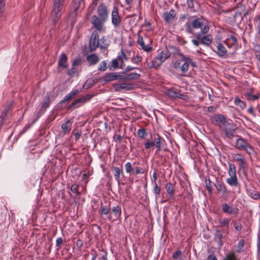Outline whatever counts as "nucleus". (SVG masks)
Returning a JSON list of instances; mask_svg holds the SVG:
<instances>
[{"label": "nucleus", "instance_id": "37", "mask_svg": "<svg viewBox=\"0 0 260 260\" xmlns=\"http://www.w3.org/2000/svg\"><path fill=\"white\" fill-rule=\"evenodd\" d=\"M140 76V74L135 73L127 74L125 77H123V79L131 80L138 78Z\"/></svg>", "mask_w": 260, "mask_h": 260}, {"label": "nucleus", "instance_id": "31", "mask_svg": "<svg viewBox=\"0 0 260 260\" xmlns=\"http://www.w3.org/2000/svg\"><path fill=\"white\" fill-rule=\"evenodd\" d=\"M230 219L228 218H220L218 220L219 226L228 228L229 226Z\"/></svg>", "mask_w": 260, "mask_h": 260}, {"label": "nucleus", "instance_id": "48", "mask_svg": "<svg viewBox=\"0 0 260 260\" xmlns=\"http://www.w3.org/2000/svg\"><path fill=\"white\" fill-rule=\"evenodd\" d=\"M224 260H237L235 255L234 253H230L226 254Z\"/></svg>", "mask_w": 260, "mask_h": 260}, {"label": "nucleus", "instance_id": "15", "mask_svg": "<svg viewBox=\"0 0 260 260\" xmlns=\"http://www.w3.org/2000/svg\"><path fill=\"white\" fill-rule=\"evenodd\" d=\"M215 185L217 191L221 194V197L224 199H226L229 196L230 191L227 190L224 183L217 181Z\"/></svg>", "mask_w": 260, "mask_h": 260}, {"label": "nucleus", "instance_id": "43", "mask_svg": "<svg viewBox=\"0 0 260 260\" xmlns=\"http://www.w3.org/2000/svg\"><path fill=\"white\" fill-rule=\"evenodd\" d=\"M50 103V96L47 95L45 97V100L42 104V108H47Z\"/></svg>", "mask_w": 260, "mask_h": 260}, {"label": "nucleus", "instance_id": "63", "mask_svg": "<svg viewBox=\"0 0 260 260\" xmlns=\"http://www.w3.org/2000/svg\"><path fill=\"white\" fill-rule=\"evenodd\" d=\"M181 254V252L180 251H177L173 254V258L176 259L180 256Z\"/></svg>", "mask_w": 260, "mask_h": 260}, {"label": "nucleus", "instance_id": "11", "mask_svg": "<svg viewBox=\"0 0 260 260\" xmlns=\"http://www.w3.org/2000/svg\"><path fill=\"white\" fill-rule=\"evenodd\" d=\"M221 129L225 132L227 138L232 139L235 136L236 126L234 123L227 122Z\"/></svg>", "mask_w": 260, "mask_h": 260}, {"label": "nucleus", "instance_id": "22", "mask_svg": "<svg viewBox=\"0 0 260 260\" xmlns=\"http://www.w3.org/2000/svg\"><path fill=\"white\" fill-rule=\"evenodd\" d=\"M78 93L79 91L77 89L72 90L64 97L63 100L60 102V103H68L74 98Z\"/></svg>", "mask_w": 260, "mask_h": 260}, {"label": "nucleus", "instance_id": "58", "mask_svg": "<svg viewBox=\"0 0 260 260\" xmlns=\"http://www.w3.org/2000/svg\"><path fill=\"white\" fill-rule=\"evenodd\" d=\"M142 60V57L139 55H137L136 57L132 58V61L134 63H138Z\"/></svg>", "mask_w": 260, "mask_h": 260}, {"label": "nucleus", "instance_id": "24", "mask_svg": "<svg viewBox=\"0 0 260 260\" xmlns=\"http://www.w3.org/2000/svg\"><path fill=\"white\" fill-rule=\"evenodd\" d=\"M216 53L219 57H223L227 55V50L222 43H219L217 46Z\"/></svg>", "mask_w": 260, "mask_h": 260}, {"label": "nucleus", "instance_id": "14", "mask_svg": "<svg viewBox=\"0 0 260 260\" xmlns=\"http://www.w3.org/2000/svg\"><path fill=\"white\" fill-rule=\"evenodd\" d=\"M90 96L86 95L85 97L79 98L74 101L72 104L69 106L68 110H73L78 108L83 105L87 100L90 99Z\"/></svg>", "mask_w": 260, "mask_h": 260}, {"label": "nucleus", "instance_id": "12", "mask_svg": "<svg viewBox=\"0 0 260 260\" xmlns=\"http://www.w3.org/2000/svg\"><path fill=\"white\" fill-rule=\"evenodd\" d=\"M122 21L121 17L119 15L118 10L117 7L113 8L111 13V22L114 27L116 28L120 26Z\"/></svg>", "mask_w": 260, "mask_h": 260}, {"label": "nucleus", "instance_id": "40", "mask_svg": "<svg viewBox=\"0 0 260 260\" xmlns=\"http://www.w3.org/2000/svg\"><path fill=\"white\" fill-rule=\"evenodd\" d=\"M167 192L171 196H172L174 194V189L173 185L171 183H167L165 187Z\"/></svg>", "mask_w": 260, "mask_h": 260}, {"label": "nucleus", "instance_id": "61", "mask_svg": "<svg viewBox=\"0 0 260 260\" xmlns=\"http://www.w3.org/2000/svg\"><path fill=\"white\" fill-rule=\"evenodd\" d=\"M177 98H180L182 100H186L188 99L187 95H186L184 94L180 93L178 92V95H177Z\"/></svg>", "mask_w": 260, "mask_h": 260}, {"label": "nucleus", "instance_id": "34", "mask_svg": "<svg viewBox=\"0 0 260 260\" xmlns=\"http://www.w3.org/2000/svg\"><path fill=\"white\" fill-rule=\"evenodd\" d=\"M122 58H124L125 60H127L128 59V58L127 57L126 54L122 50L121 51V54L119 55L118 56V59L119 61L120 62V68L121 69H123L124 66H125V64L124 63V61H123V60H122Z\"/></svg>", "mask_w": 260, "mask_h": 260}, {"label": "nucleus", "instance_id": "26", "mask_svg": "<svg viewBox=\"0 0 260 260\" xmlns=\"http://www.w3.org/2000/svg\"><path fill=\"white\" fill-rule=\"evenodd\" d=\"M87 60L90 65L93 66L99 61L100 58L96 54L93 53L87 56Z\"/></svg>", "mask_w": 260, "mask_h": 260}, {"label": "nucleus", "instance_id": "57", "mask_svg": "<svg viewBox=\"0 0 260 260\" xmlns=\"http://www.w3.org/2000/svg\"><path fill=\"white\" fill-rule=\"evenodd\" d=\"M187 18V15L186 14H181L180 15L178 22L180 24H182L184 22L185 19Z\"/></svg>", "mask_w": 260, "mask_h": 260}, {"label": "nucleus", "instance_id": "17", "mask_svg": "<svg viewBox=\"0 0 260 260\" xmlns=\"http://www.w3.org/2000/svg\"><path fill=\"white\" fill-rule=\"evenodd\" d=\"M176 16V12L174 9H171L169 12H165L162 17L164 21L167 23H171L172 22L173 19Z\"/></svg>", "mask_w": 260, "mask_h": 260}, {"label": "nucleus", "instance_id": "52", "mask_svg": "<svg viewBox=\"0 0 260 260\" xmlns=\"http://www.w3.org/2000/svg\"><path fill=\"white\" fill-rule=\"evenodd\" d=\"M233 158L237 161H239L241 160L242 159L244 158V157L240 154H233L232 155Z\"/></svg>", "mask_w": 260, "mask_h": 260}, {"label": "nucleus", "instance_id": "36", "mask_svg": "<svg viewBox=\"0 0 260 260\" xmlns=\"http://www.w3.org/2000/svg\"><path fill=\"white\" fill-rule=\"evenodd\" d=\"M70 122V120H68L66 123H64L61 125L62 131L64 134L69 133L70 132L71 128L68 125V124H69Z\"/></svg>", "mask_w": 260, "mask_h": 260}, {"label": "nucleus", "instance_id": "5", "mask_svg": "<svg viewBox=\"0 0 260 260\" xmlns=\"http://www.w3.org/2000/svg\"><path fill=\"white\" fill-rule=\"evenodd\" d=\"M64 2V0H54L51 17L54 23H55L61 16Z\"/></svg>", "mask_w": 260, "mask_h": 260}, {"label": "nucleus", "instance_id": "9", "mask_svg": "<svg viewBox=\"0 0 260 260\" xmlns=\"http://www.w3.org/2000/svg\"><path fill=\"white\" fill-rule=\"evenodd\" d=\"M163 138L160 137L159 135L157 137L155 138L153 141H150L147 140V142L144 144L145 149H148L152 148L153 146H155L156 148V151H158L161 149V146L164 141Z\"/></svg>", "mask_w": 260, "mask_h": 260}, {"label": "nucleus", "instance_id": "59", "mask_svg": "<svg viewBox=\"0 0 260 260\" xmlns=\"http://www.w3.org/2000/svg\"><path fill=\"white\" fill-rule=\"evenodd\" d=\"M82 60L80 58L75 59L73 62V67L80 66L81 64Z\"/></svg>", "mask_w": 260, "mask_h": 260}, {"label": "nucleus", "instance_id": "25", "mask_svg": "<svg viewBox=\"0 0 260 260\" xmlns=\"http://www.w3.org/2000/svg\"><path fill=\"white\" fill-rule=\"evenodd\" d=\"M247 192L249 196L254 200L260 199V194L256 191L254 187L247 188Z\"/></svg>", "mask_w": 260, "mask_h": 260}, {"label": "nucleus", "instance_id": "8", "mask_svg": "<svg viewBox=\"0 0 260 260\" xmlns=\"http://www.w3.org/2000/svg\"><path fill=\"white\" fill-rule=\"evenodd\" d=\"M97 31H93L90 37L89 49L91 52L95 51L99 46V35Z\"/></svg>", "mask_w": 260, "mask_h": 260}, {"label": "nucleus", "instance_id": "30", "mask_svg": "<svg viewBox=\"0 0 260 260\" xmlns=\"http://www.w3.org/2000/svg\"><path fill=\"white\" fill-rule=\"evenodd\" d=\"M111 210L116 218H118L120 216L121 214V210L119 205H117L112 207Z\"/></svg>", "mask_w": 260, "mask_h": 260}, {"label": "nucleus", "instance_id": "39", "mask_svg": "<svg viewBox=\"0 0 260 260\" xmlns=\"http://www.w3.org/2000/svg\"><path fill=\"white\" fill-rule=\"evenodd\" d=\"M113 170L114 171V175L115 178L117 181H119L120 177V174L122 171L120 170L118 167H114Z\"/></svg>", "mask_w": 260, "mask_h": 260}, {"label": "nucleus", "instance_id": "51", "mask_svg": "<svg viewBox=\"0 0 260 260\" xmlns=\"http://www.w3.org/2000/svg\"><path fill=\"white\" fill-rule=\"evenodd\" d=\"M63 243V239L62 238L59 237L56 239V245L57 247V250H59L61 248V245Z\"/></svg>", "mask_w": 260, "mask_h": 260}, {"label": "nucleus", "instance_id": "49", "mask_svg": "<svg viewBox=\"0 0 260 260\" xmlns=\"http://www.w3.org/2000/svg\"><path fill=\"white\" fill-rule=\"evenodd\" d=\"M233 223L234 228L237 231H240L242 229V226L240 222L237 221H233Z\"/></svg>", "mask_w": 260, "mask_h": 260}, {"label": "nucleus", "instance_id": "4", "mask_svg": "<svg viewBox=\"0 0 260 260\" xmlns=\"http://www.w3.org/2000/svg\"><path fill=\"white\" fill-rule=\"evenodd\" d=\"M203 17L197 18L192 20L191 22L187 21L185 24V31L189 34H194V29L201 28V31L203 28L204 24Z\"/></svg>", "mask_w": 260, "mask_h": 260}, {"label": "nucleus", "instance_id": "56", "mask_svg": "<svg viewBox=\"0 0 260 260\" xmlns=\"http://www.w3.org/2000/svg\"><path fill=\"white\" fill-rule=\"evenodd\" d=\"M77 69L74 68V67H73V68L70 70L68 71L67 74L71 76H73L77 73Z\"/></svg>", "mask_w": 260, "mask_h": 260}, {"label": "nucleus", "instance_id": "62", "mask_svg": "<svg viewBox=\"0 0 260 260\" xmlns=\"http://www.w3.org/2000/svg\"><path fill=\"white\" fill-rule=\"evenodd\" d=\"M144 172V169L141 167H137L136 168V174H143Z\"/></svg>", "mask_w": 260, "mask_h": 260}, {"label": "nucleus", "instance_id": "46", "mask_svg": "<svg viewBox=\"0 0 260 260\" xmlns=\"http://www.w3.org/2000/svg\"><path fill=\"white\" fill-rule=\"evenodd\" d=\"M8 109H5L3 111L2 114L1 116V118H0V129H1V126L3 124V120L5 119V118L7 116V114L8 113Z\"/></svg>", "mask_w": 260, "mask_h": 260}, {"label": "nucleus", "instance_id": "7", "mask_svg": "<svg viewBox=\"0 0 260 260\" xmlns=\"http://www.w3.org/2000/svg\"><path fill=\"white\" fill-rule=\"evenodd\" d=\"M235 147L239 150L246 151L248 154H251L253 152V149L252 146L246 140L241 137L237 140Z\"/></svg>", "mask_w": 260, "mask_h": 260}, {"label": "nucleus", "instance_id": "20", "mask_svg": "<svg viewBox=\"0 0 260 260\" xmlns=\"http://www.w3.org/2000/svg\"><path fill=\"white\" fill-rule=\"evenodd\" d=\"M103 79L105 82H108L117 79H123V76L116 73H106L103 77Z\"/></svg>", "mask_w": 260, "mask_h": 260}, {"label": "nucleus", "instance_id": "6", "mask_svg": "<svg viewBox=\"0 0 260 260\" xmlns=\"http://www.w3.org/2000/svg\"><path fill=\"white\" fill-rule=\"evenodd\" d=\"M167 53L161 51L153 60L147 63L149 68H156L159 67L168 58Z\"/></svg>", "mask_w": 260, "mask_h": 260}, {"label": "nucleus", "instance_id": "41", "mask_svg": "<svg viewBox=\"0 0 260 260\" xmlns=\"http://www.w3.org/2000/svg\"><path fill=\"white\" fill-rule=\"evenodd\" d=\"M239 162V170L241 171H245V168H246V161L244 160V158L241 159V160L238 161Z\"/></svg>", "mask_w": 260, "mask_h": 260}, {"label": "nucleus", "instance_id": "19", "mask_svg": "<svg viewBox=\"0 0 260 260\" xmlns=\"http://www.w3.org/2000/svg\"><path fill=\"white\" fill-rule=\"evenodd\" d=\"M113 87L115 90L116 91H119L121 89L130 90L133 89V85L131 83L123 82L121 83L114 84H113Z\"/></svg>", "mask_w": 260, "mask_h": 260}, {"label": "nucleus", "instance_id": "44", "mask_svg": "<svg viewBox=\"0 0 260 260\" xmlns=\"http://www.w3.org/2000/svg\"><path fill=\"white\" fill-rule=\"evenodd\" d=\"M111 63L112 66L110 67V70H112V68H113L114 69L117 68L119 66V60L118 59V57L116 59H113L111 61Z\"/></svg>", "mask_w": 260, "mask_h": 260}, {"label": "nucleus", "instance_id": "33", "mask_svg": "<svg viewBox=\"0 0 260 260\" xmlns=\"http://www.w3.org/2000/svg\"><path fill=\"white\" fill-rule=\"evenodd\" d=\"M228 174L230 177H236V167L234 164H229Z\"/></svg>", "mask_w": 260, "mask_h": 260}, {"label": "nucleus", "instance_id": "53", "mask_svg": "<svg viewBox=\"0 0 260 260\" xmlns=\"http://www.w3.org/2000/svg\"><path fill=\"white\" fill-rule=\"evenodd\" d=\"M125 168L126 172L127 173H130L133 170V168H132L131 163L129 162H126L125 165Z\"/></svg>", "mask_w": 260, "mask_h": 260}, {"label": "nucleus", "instance_id": "35", "mask_svg": "<svg viewBox=\"0 0 260 260\" xmlns=\"http://www.w3.org/2000/svg\"><path fill=\"white\" fill-rule=\"evenodd\" d=\"M148 133L144 128L139 129L137 132V135L141 139H145Z\"/></svg>", "mask_w": 260, "mask_h": 260}, {"label": "nucleus", "instance_id": "29", "mask_svg": "<svg viewBox=\"0 0 260 260\" xmlns=\"http://www.w3.org/2000/svg\"><path fill=\"white\" fill-rule=\"evenodd\" d=\"M235 105L240 107L242 109L245 108L246 104L245 102L242 101L238 96H236L234 100Z\"/></svg>", "mask_w": 260, "mask_h": 260}, {"label": "nucleus", "instance_id": "27", "mask_svg": "<svg viewBox=\"0 0 260 260\" xmlns=\"http://www.w3.org/2000/svg\"><path fill=\"white\" fill-rule=\"evenodd\" d=\"M225 43L229 47L231 48L232 46L237 44V39L235 36L231 35L226 39Z\"/></svg>", "mask_w": 260, "mask_h": 260}, {"label": "nucleus", "instance_id": "54", "mask_svg": "<svg viewBox=\"0 0 260 260\" xmlns=\"http://www.w3.org/2000/svg\"><path fill=\"white\" fill-rule=\"evenodd\" d=\"M244 245V240L243 239H241L238 244V252H240L241 251L242 249L243 248Z\"/></svg>", "mask_w": 260, "mask_h": 260}, {"label": "nucleus", "instance_id": "45", "mask_svg": "<svg viewBox=\"0 0 260 260\" xmlns=\"http://www.w3.org/2000/svg\"><path fill=\"white\" fill-rule=\"evenodd\" d=\"M107 69V62L105 60L102 61L98 67V70L101 71H105Z\"/></svg>", "mask_w": 260, "mask_h": 260}, {"label": "nucleus", "instance_id": "28", "mask_svg": "<svg viewBox=\"0 0 260 260\" xmlns=\"http://www.w3.org/2000/svg\"><path fill=\"white\" fill-rule=\"evenodd\" d=\"M226 183L231 186H237L239 182L237 177H230L226 179Z\"/></svg>", "mask_w": 260, "mask_h": 260}, {"label": "nucleus", "instance_id": "32", "mask_svg": "<svg viewBox=\"0 0 260 260\" xmlns=\"http://www.w3.org/2000/svg\"><path fill=\"white\" fill-rule=\"evenodd\" d=\"M109 45V41L105 37H103L99 41V47L101 48H107Z\"/></svg>", "mask_w": 260, "mask_h": 260}, {"label": "nucleus", "instance_id": "21", "mask_svg": "<svg viewBox=\"0 0 260 260\" xmlns=\"http://www.w3.org/2000/svg\"><path fill=\"white\" fill-rule=\"evenodd\" d=\"M68 57L66 54L62 53L60 54L58 62V65L59 68L66 69L68 67Z\"/></svg>", "mask_w": 260, "mask_h": 260}, {"label": "nucleus", "instance_id": "42", "mask_svg": "<svg viewBox=\"0 0 260 260\" xmlns=\"http://www.w3.org/2000/svg\"><path fill=\"white\" fill-rule=\"evenodd\" d=\"M167 94L170 97L175 98L177 96L178 91L173 89H169L167 92Z\"/></svg>", "mask_w": 260, "mask_h": 260}, {"label": "nucleus", "instance_id": "64", "mask_svg": "<svg viewBox=\"0 0 260 260\" xmlns=\"http://www.w3.org/2000/svg\"><path fill=\"white\" fill-rule=\"evenodd\" d=\"M82 135V133L81 131H78L75 134V141H77L80 138L81 136Z\"/></svg>", "mask_w": 260, "mask_h": 260}, {"label": "nucleus", "instance_id": "60", "mask_svg": "<svg viewBox=\"0 0 260 260\" xmlns=\"http://www.w3.org/2000/svg\"><path fill=\"white\" fill-rule=\"evenodd\" d=\"M194 0H186L187 7L189 9H192L194 8L193 2Z\"/></svg>", "mask_w": 260, "mask_h": 260}, {"label": "nucleus", "instance_id": "10", "mask_svg": "<svg viewBox=\"0 0 260 260\" xmlns=\"http://www.w3.org/2000/svg\"><path fill=\"white\" fill-rule=\"evenodd\" d=\"M151 41L148 37L146 36L143 39L141 35H138V43L143 50L146 52L150 51L152 49L151 47Z\"/></svg>", "mask_w": 260, "mask_h": 260}, {"label": "nucleus", "instance_id": "13", "mask_svg": "<svg viewBox=\"0 0 260 260\" xmlns=\"http://www.w3.org/2000/svg\"><path fill=\"white\" fill-rule=\"evenodd\" d=\"M84 3L83 0H73L71 8L72 11L70 13L69 16L72 18L76 17L77 11L82 7H84Z\"/></svg>", "mask_w": 260, "mask_h": 260}, {"label": "nucleus", "instance_id": "16", "mask_svg": "<svg viewBox=\"0 0 260 260\" xmlns=\"http://www.w3.org/2000/svg\"><path fill=\"white\" fill-rule=\"evenodd\" d=\"M222 211L223 213L233 214L236 216L239 213V209L229 206L227 203H223L221 204Z\"/></svg>", "mask_w": 260, "mask_h": 260}, {"label": "nucleus", "instance_id": "3", "mask_svg": "<svg viewBox=\"0 0 260 260\" xmlns=\"http://www.w3.org/2000/svg\"><path fill=\"white\" fill-rule=\"evenodd\" d=\"M179 56L181 57L180 59L176 60L173 67L177 70H180L182 74H184L188 70L189 65L194 67H196V62L188 56H186L182 53H180Z\"/></svg>", "mask_w": 260, "mask_h": 260}, {"label": "nucleus", "instance_id": "23", "mask_svg": "<svg viewBox=\"0 0 260 260\" xmlns=\"http://www.w3.org/2000/svg\"><path fill=\"white\" fill-rule=\"evenodd\" d=\"M244 95L248 101L254 102L259 99V94H253L252 90L248 91L244 93Z\"/></svg>", "mask_w": 260, "mask_h": 260}, {"label": "nucleus", "instance_id": "50", "mask_svg": "<svg viewBox=\"0 0 260 260\" xmlns=\"http://www.w3.org/2000/svg\"><path fill=\"white\" fill-rule=\"evenodd\" d=\"M79 185L76 184H73L71 187V191L74 192L76 193L77 194H79V192L78 191V188H79Z\"/></svg>", "mask_w": 260, "mask_h": 260}, {"label": "nucleus", "instance_id": "1", "mask_svg": "<svg viewBox=\"0 0 260 260\" xmlns=\"http://www.w3.org/2000/svg\"><path fill=\"white\" fill-rule=\"evenodd\" d=\"M109 14L107 6L104 3L100 4L97 7L96 15H93L91 18L93 27L99 32L105 31L104 25L108 19Z\"/></svg>", "mask_w": 260, "mask_h": 260}, {"label": "nucleus", "instance_id": "55", "mask_svg": "<svg viewBox=\"0 0 260 260\" xmlns=\"http://www.w3.org/2000/svg\"><path fill=\"white\" fill-rule=\"evenodd\" d=\"M154 192L156 195L160 194V187L157 185V183L154 184Z\"/></svg>", "mask_w": 260, "mask_h": 260}, {"label": "nucleus", "instance_id": "2", "mask_svg": "<svg viewBox=\"0 0 260 260\" xmlns=\"http://www.w3.org/2000/svg\"><path fill=\"white\" fill-rule=\"evenodd\" d=\"M209 30L208 24L204 25L202 30L196 34V38L191 40L192 43L196 46H199L200 44L209 46L212 42V36L211 35H206Z\"/></svg>", "mask_w": 260, "mask_h": 260}, {"label": "nucleus", "instance_id": "38", "mask_svg": "<svg viewBox=\"0 0 260 260\" xmlns=\"http://www.w3.org/2000/svg\"><path fill=\"white\" fill-rule=\"evenodd\" d=\"M110 212V209L108 206H103L101 208V214L104 215L109 214L108 216V219L111 220L112 219V216L111 214H109Z\"/></svg>", "mask_w": 260, "mask_h": 260}, {"label": "nucleus", "instance_id": "18", "mask_svg": "<svg viewBox=\"0 0 260 260\" xmlns=\"http://www.w3.org/2000/svg\"><path fill=\"white\" fill-rule=\"evenodd\" d=\"M213 123L219 126L221 128H223L226 123V118L224 116L221 115H216L212 118Z\"/></svg>", "mask_w": 260, "mask_h": 260}, {"label": "nucleus", "instance_id": "47", "mask_svg": "<svg viewBox=\"0 0 260 260\" xmlns=\"http://www.w3.org/2000/svg\"><path fill=\"white\" fill-rule=\"evenodd\" d=\"M222 237L223 236L221 232L219 230H217L215 234V237L216 239L218 240L219 242L221 243Z\"/></svg>", "mask_w": 260, "mask_h": 260}]
</instances>
